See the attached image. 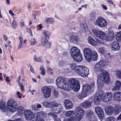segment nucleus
I'll return each mask as SVG.
<instances>
[{
	"label": "nucleus",
	"mask_w": 121,
	"mask_h": 121,
	"mask_svg": "<svg viewBox=\"0 0 121 121\" xmlns=\"http://www.w3.org/2000/svg\"><path fill=\"white\" fill-rule=\"evenodd\" d=\"M6 104L5 102L3 101H1L0 103V109L2 112H5L6 110Z\"/></svg>",
	"instance_id": "25"
},
{
	"label": "nucleus",
	"mask_w": 121,
	"mask_h": 121,
	"mask_svg": "<svg viewBox=\"0 0 121 121\" xmlns=\"http://www.w3.org/2000/svg\"><path fill=\"white\" fill-rule=\"evenodd\" d=\"M102 76H101L102 80L106 83H108L110 82V76L107 71L104 69L101 70V73Z\"/></svg>",
	"instance_id": "6"
},
{
	"label": "nucleus",
	"mask_w": 121,
	"mask_h": 121,
	"mask_svg": "<svg viewBox=\"0 0 121 121\" xmlns=\"http://www.w3.org/2000/svg\"><path fill=\"white\" fill-rule=\"evenodd\" d=\"M111 48L112 50L116 51L119 50L120 48V46L117 41L112 42L111 44Z\"/></svg>",
	"instance_id": "16"
},
{
	"label": "nucleus",
	"mask_w": 121,
	"mask_h": 121,
	"mask_svg": "<svg viewBox=\"0 0 121 121\" xmlns=\"http://www.w3.org/2000/svg\"><path fill=\"white\" fill-rule=\"evenodd\" d=\"M94 112L92 111H88L86 113V117L87 118H89L92 116Z\"/></svg>",
	"instance_id": "41"
},
{
	"label": "nucleus",
	"mask_w": 121,
	"mask_h": 121,
	"mask_svg": "<svg viewBox=\"0 0 121 121\" xmlns=\"http://www.w3.org/2000/svg\"><path fill=\"white\" fill-rule=\"evenodd\" d=\"M24 112L25 118L26 119L29 120L30 114L32 113V111L29 110H26L24 111Z\"/></svg>",
	"instance_id": "31"
},
{
	"label": "nucleus",
	"mask_w": 121,
	"mask_h": 121,
	"mask_svg": "<svg viewBox=\"0 0 121 121\" xmlns=\"http://www.w3.org/2000/svg\"><path fill=\"white\" fill-rule=\"evenodd\" d=\"M114 99L119 101L121 100V92H117L114 94Z\"/></svg>",
	"instance_id": "29"
},
{
	"label": "nucleus",
	"mask_w": 121,
	"mask_h": 121,
	"mask_svg": "<svg viewBox=\"0 0 121 121\" xmlns=\"http://www.w3.org/2000/svg\"><path fill=\"white\" fill-rule=\"evenodd\" d=\"M35 116V114L33 113L32 112V113L30 114V117L29 118V120H32L34 118Z\"/></svg>",
	"instance_id": "47"
},
{
	"label": "nucleus",
	"mask_w": 121,
	"mask_h": 121,
	"mask_svg": "<svg viewBox=\"0 0 121 121\" xmlns=\"http://www.w3.org/2000/svg\"><path fill=\"white\" fill-rule=\"evenodd\" d=\"M20 24L22 27L24 26V23L23 21L21 20L20 21Z\"/></svg>",
	"instance_id": "62"
},
{
	"label": "nucleus",
	"mask_w": 121,
	"mask_h": 121,
	"mask_svg": "<svg viewBox=\"0 0 121 121\" xmlns=\"http://www.w3.org/2000/svg\"><path fill=\"white\" fill-rule=\"evenodd\" d=\"M70 42L73 43L75 41H77L79 39V38L77 35H73L69 37Z\"/></svg>",
	"instance_id": "27"
},
{
	"label": "nucleus",
	"mask_w": 121,
	"mask_h": 121,
	"mask_svg": "<svg viewBox=\"0 0 121 121\" xmlns=\"http://www.w3.org/2000/svg\"><path fill=\"white\" fill-rule=\"evenodd\" d=\"M43 33L46 38H48L51 34V33L48 31H44Z\"/></svg>",
	"instance_id": "44"
},
{
	"label": "nucleus",
	"mask_w": 121,
	"mask_h": 121,
	"mask_svg": "<svg viewBox=\"0 0 121 121\" xmlns=\"http://www.w3.org/2000/svg\"><path fill=\"white\" fill-rule=\"evenodd\" d=\"M74 112L75 116L80 120L84 115V110L80 107H77L75 108Z\"/></svg>",
	"instance_id": "7"
},
{
	"label": "nucleus",
	"mask_w": 121,
	"mask_h": 121,
	"mask_svg": "<svg viewBox=\"0 0 121 121\" xmlns=\"http://www.w3.org/2000/svg\"><path fill=\"white\" fill-rule=\"evenodd\" d=\"M54 95L56 96H58V92L55 90L54 91Z\"/></svg>",
	"instance_id": "61"
},
{
	"label": "nucleus",
	"mask_w": 121,
	"mask_h": 121,
	"mask_svg": "<svg viewBox=\"0 0 121 121\" xmlns=\"http://www.w3.org/2000/svg\"><path fill=\"white\" fill-rule=\"evenodd\" d=\"M111 120V121H114L115 120V119L113 117H109Z\"/></svg>",
	"instance_id": "64"
},
{
	"label": "nucleus",
	"mask_w": 121,
	"mask_h": 121,
	"mask_svg": "<svg viewBox=\"0 0 121 121\" xmlns=\"http://www.w3.org/2000/svg\"><path fill=\"white\" fill-rule=\"evenodd\" d=\"M65 64L64 62L62 61H60L58 63V65L59 66H62Z\"/></svg>",
	"instance_id": "55"
},
{
	"label": "nucleus",
	"mask_w": 121,
	"mask_h": 121,
	"mask_svg": "<svg viewBox=\"0 0 121 121\" xmlns=\"http://www.w3.org/2000/svg\"><path fill=\"white\" fill-rule=\"evenodd\" d=\"M115 35L114 33L112 31L108 32V34L105 37V39L107 41L112 40L114 38Z\"/></svg>",
	"instance_id": "15"
},
{
	"label": "nucleus",
	"mask_w": 121,
	"mask_h": 121,
	"mask_svg": "<svg viewBox=\"0 0 121 121\" xmlns=\"http://www.w3.org/2000/svg\"><path fill=\"white\" fill-rule=\"evenodd\" d=\"M98 50L99 52L100 53H103L104 52V49L101 48H99Z\"/></svg>",
	"instance_id": "57"
},
{
	"label": "nucleus",
	"mask_w": 121,
	"mask_h": 121,
	"mask_svg": "<svg viewBox=\"0 0 121 121\" xmlns=\"http://www.w3.org/2000/svg\"><path fill=\"white\" fill-rule=\"evenodd\" d=\"M40 70L41 71V74L42 75H44L45 74V70L43 67H40Z\"/></svg>",
	"instance_id": "45"
},
{
	"label": "nucleus",
	"mask_w": 121,
	"mask_h": 121,
	"mask_svg": "<svg viewBox=\"0 0 121 121\" xmlns=\"http://www.w3.org/2000/svg\"><path fill=\"white\" fill-rule=\"evenodd\" d=\"M95 85L94 82H92L90 85L86 84L83 87V89L86 92H90L93 88Z\"/></svg>",
	"instance_id": "14"
},
{
	"label": "nucleus",
	"mask_w": 121,
	"mask_h": 121,
	"mask_svg": "<svg viewBox=\"0 0 121 121\" xmlns=\"http://www.w3.org/2000/svg\"><path fill=\"white\" fill-rule=\"evenodd\" d=\"M34 60L36 62H40L41 61V59L39 57H35L34 59Z\"/></svg>",
	"instance_id": "50"
},
{
	"label": "nucleus",
	"mask_w": 121,
	"mask_h": 121,
	"mask_svg": "<svg viewBox=\"0 0 121 121\" xmlns=\"http://www.w3.org/2000/svg\"><path fill=\"white\" fill-rule=\"evenodd\" d=\"M93 99V97H91L89 99V100L82 103L81 106L83 108H87L90 107L91 105V101Z\"/></svg>",
	"instance_id": "13"
},
{
	"label": "nucleus",
	"mask_w": 121,
	"mask_h": 121,
	"mask_svg": "<svg viewBox=\"0 0 121 121\" xmlns=\"http://www.w3.org/2000/svg\"><path fill=\"white\" fill-rule=\"evenodd\" d=\"M121 108L120 105H117L114 107V112L115 114H119L121 111Z\"/></svg>",
	"instance_id": "26"
},
{
	"label": "nucleus",
	"mask_w": 121,
	"mask_h": 121,
	"mask_svg": "<svg viewBox=\"0 0 121 121\" xmlns=\"http://www.w3.org/2000/svg\"><path fill=\"white\" fill-rule=\"evenodd\" d=\"M84 54L85 59L88 62L91 60H95L98 58V55L95 51H92L90 48H86L84 50Z\"/></svg>",
	"instance_id": "1"
},
{
	"label": "nucleus",
	"mask_w": 121,
	"mask_h": 121,
	"mask_svg": "<svg viewBox=\"0 0 121 121\" xmlns=\"http://www.w3.org/2000/svg\"><path fill=\"white\" fill-rule=\"evenodd\" d=\"M103 20L104 21H102V22L100 23V25L99 26L101 27H104L105 26L107 25V23L106 20L104 18Z\"/></svg>",
	"instance_id": "39"
},
{
	"label": "nucleus",
	"mask_w": 121,
	"mask_h": 121,
	"mask_svg": "<svg viewBox=\"0 0 121 121\" xmlns=\"http://www.w3.org/2000/svg\"><path fill=\"white\" fill-rule=\"evenodd\" d=\"M112 95L110 92H107L104 95L103 101L105 102H108L109 101L112 99Z\"/></svg>",
	"instance_id": "17"
},
{
	"label": "nucleus",
	"mask_w": 121,
	"mask_h": 121,
	"mask_svg": "<svg viewBox=\"0 0 121 121\" xmlns=\"http://www.w3.org/2000/svg\"><path fill=\"white\" fill-rule=\"evenodd\" d=\"M53 112L56 114H58L61 112L62 111V107L60 104H57L53 105Z\"/></svg>",
	"instance_id": "12"
},
{
	"label": "nucleus",
	"mask_w": 121,
	"mask_h": 121,
	"mask_svg": "<svg viewBox=\"0 0 121 121\" xmlns=\"http://www.w3.org/2000/svg\"><path fill=\"white\" fill-rule=\"evenodd\" d=\"M47 73L49 74H51L53 72L52 69L49 67H48L47 68Z\"/></svg>",
	"instance_id": "46"
},
{
	"label": "nucleus",
	"mask_w": 121,
	"mask_h": 121,
	"mask_svg": "<svg viewBox=\"0 0 121 121\" xmlns=\"http://www.w3.org/2000/svg\"><path fill=\"white\" fill-rule=\"evenodd\" d=\"M42 104L43 106L48 108H50L52 107L53 105L52 102H48L45 101L42 102Z\"/></svg>",
	"instance_id": "23"
},
{
	"label": "nucleus",
	"mask_w": 121,
	"mask_h": 121,
	"mask_svg": "<svg viewBox=\"0 0 121 121\" xmlns=\"http://www.w3.org/2000/svg\"><path fill=\"white\" fill-rule=\"evenodd\" d=\"M32 108L34 110H35L37 109V106L36 105H34L32 106Z\"/></svg>",
	"instance_id": "60"
},
{
	"label": "nucleus",
	"mask_w": 121,
	"mask_h": 121,
	"mask_svg": "<svg viewBox=\"0 0 121 121\" xmlns=\"http://www.w3.org/2000/svg\"><path fill=\"white\" fill-rule=\"evenodd\" d=\"M103 95V94L101 90L97 91L95 94L94 99V101L96 104H99Z\"/></svg>",
	"instance_id": "9"
},
{
	"label": "nucleus",
	"mask_w": 121,
	"mask_h": 121,
	"mask_svg": "<svg viewBox=\"0 0 121 121\" xmlns=\"http://www.w3.org/2000/svg\"><path fill=\"white\" fill-rule=\"evenodd\" d=\"M120 88L118 87L117 86H116L114 87L112 89V90L113 92L116 91H117L119 90Z\"/></svg>",
	"instance_id": "53"
},
{
	"label": "nucleus",
	"mask_w": 121,
	"mask_h": 121,
	"mask_svg": "<svg viewBox=\"0 0 121 121\" xmlns=\"http://www.w3.org/2000/svg\"><path fill=\"white\" fill-rule=\"evenodd\" d=\"M70 65L71 69H74L75 70V68L76 67L75 63H73L70 64Z\"/></svg>",
	"instance_id": "56"
},
{
	"label": "nucleus",
	"mask_w": 121,
	"mask_h": 121,
	"mask_svg": "<svg viewBox=\"0 0 121 121\" xmlns=\"http://www.w3.org/2000/svg\"><path fill=\"white\" fill-rule=\"evenodd\" d=\"M92 31L96 36L100 39L103 40L105 39L106 34L104 32L95 29H92Z\"/></svg>",
	"instance_id": "8"
},
{
	"label": "nucleus",
	"mask_w": 121,
	"mask_h": 121,
	"mask_svg": "<svg viewBox=\"0 0 121 121\" xmlns=\"http://www.w3.org/2000/svg\"><path fill=\"white\" fill-rule=\"evenodd\" d=\"M35 116H36V119L38 120V118L41 117H45L47 115L45 113L41 111L35 113Z\"/></svg>",
	"instance_id": "22"
},
{
	"label": "nucleus",
	"mask_w": 121,
	"mask_h": 121,
	"mask_svg": "<svg viewBox=\"0 0 121 121\" xmlns=\"http://www.w3.org/2000/svg\"><path fill=\"white\" fill-rule=\"evenodd\" d=\"M41 42L42 44L46 47L49 48L50 47V44L47 40L45 38L41 39Z\"/></svg>",
	"instance_id": "20"
},
{
	"label": "nucleus",
	"mask_w": 121,
	"mask_h": 121,
	"mask_svg": "<svg viewBox=\"0 0 121 121\" xmlns=\"http://www.w3.org/2000/svg\"><path fill=\"white\" fill-rule=\"evenodd\" d=\"M88 40L89 43L91 45L95 46L97 45V43L96 42L92 37H88Z\"/></svg>",
	"instance_id": "28"
},
{
	"label": "nucleus",
	"mask_w": 121,
	"mask_h": 121,
	"mask_svg": "<svg viewBox=\"0 0 121 121\" xmlns=\"http://www.w3.org/2000/svg\"><path fill=\"white\" fill-rule=\"evenodd\" d=\"M56 84L58 88L61 87L62 84L65 82V80L63 78L61 77L57 78L56 80Z\"/></svg>",
	"instance_id": "18"
},
{
	"label": "nucleus",
	"mask_w": 121,
	"mask_h": 121,
	"mask_svg": "<svg viewBox=\"0 0 121 121\" xmlns=\"http://www.w3.org/2000/svg\"><path fill=\"white\" fill-rule=\"evenodd\" d=\"M74 112L73 111H69L66 112V117H69L72 115L73 114Z\"/></svg>",
	"instance_id": "43"
},
{
	"label": "nucleus",
	"mask_w": 121,
	"mask_h": 121,
	"mask_svg": "<svg viewBox=\"0 0 121 121\" xmlns=\"http://www.w3.org/2000/svg\"><path fill=\"white\" fill-rule=\"evenodd\" d=\"M70 87L74 91H78L80 88L79 83L77 80L73 78L70 79L68 81Z\"/></svg>",
	"instance_id": "5"
},
{
	"label": "nucleus",
	"mask_w": 121,
	"mask_h": 121,
	"mask_svg": "<svg viewBox=\"0 0 121 121\" xmlns=\"http://www.w3.org/2000/svg\"><path fill=\"white\" fill-rule=\"evenodd\" d=\"M48 116L49 117H53L54 118L56 117V115L53 114L52 113H49L48 114Z\"/></svg>",
	"instance_id": "51"
},
{
	"label": "nucleus",
	"mask_w": 121,
	"mask_h": 121,
	"mask_svg": "<svg viewBox=\"0 0 121 121\" xmlns=\"http://www.w3.org/2000/svg\"><path fill=\"white\" fill-rule=\"evenodd\" d=\"M8 121H22V119L20 118L16 119L14 121L11 120H8Z\"/></svg>",
	"instance_id": "63"
},
{
	"label": "nucleus",
	"mask_w": 121,
	"mask_h": 121,
	"mask_svg": "<svg viewBox=\"0 0 121 121\" xmlns=\"http://www.w3.org/2000/svg\"><path fill=\"white\" fill-rule=\"evenodd\" d=\"M59 88L63 89L66 91H68L70 89V87L69 84L67 83V82L65 81V83L62 84L60 87Z\"/></svg>",
	"instance_id": "24"
},
{
	"label": "nucleus",
	"mask_w": 121,
	"mask_h": 121,
	"mask_svg": "<svg viewBox=\"0 0 121 121\" xmlns=\"http://www.w3.org/2000/svg\"><path fill=\"white\" fill-rule=\"evenodd\" d=\"M23 46V45L22 42H20L19 44V47L18 48V49L22 48Z\"/></svg>",
	"instance_id": "58"
},
{
	"label": "nucleus",
	"mask_w": 121,
	"mask_h": 121,
	"mask_svg": "<svg viewBox=\"0 0 121 121\" xmlns=\"http://www.w3.org/2000/svg\"><path fill=\"white\" fill-rule=\"evenodd\" d=\"M17 25V24L15 21L14 20L12 24V26L13 28L14 29L16 28Z\"/></svg>",
	"instance_id": "54"
},
{
	"label": "nucleus",
	"mask_w": 121,
	"mask_h": 121,
	"mask_svg": "<svg viewBox=\"0 0 121 121\" xmlns=\"http://www.w3.org/2000/svg\"><path fill=\"white\" fill-rule=\"evenodd\" d=\"M115 85L120 88L121 87V83L119 81H117L115 82Z\"/></svg>",
	"instance_id": "49"
},
{
	"label": "nucleus",
	"mask_w": 121,
	"mask_h": 121,
	"mask_svg": "<svg viewBox=\"0 0 121 121\" xmlns=\"http://www.w3.org/2000/svg\"><path fill=\"white\" fill-rule=\"evenodd\" d=\"M101 76H102V74H100L98 76L97 79V83L98 86H100L102 85L103 82L102 78H101Z\"/></svg>",
	"instance_id": "30"
},
{
	"label": "nucleus",
	"mask_w": 121,
	"mask_h": 121,
	"mask_svg": "<svg viewBox=\"0 0 121 121\" xmlns=\"http://www.w3.org/2000/svg\"><path fill=\"white\" fill-rule=\"evenodd\" d=\"M75 71L80 76L85 77L89 73V69L86 67L82 65H78L75 68Z\"/></svg>",
	"instance_id": "3"
},
{
	"label": "nucleus",
	"mask_w": 121,
	"mask_h": 121,
	"mask_svg": "<svg viewBox=\"0 0 121 121\" xmlns=\"http://www.w3.org/2000/svg\"><path fill=\"white\" fill-rule=\"evenodd\" d=\"M97 65H95L94 68V70L95 71H97L101 69L98 66H97Z\"/></svg>",
	"instance_id": "52"
},
{
	"label": "nucleus",
	"mask_w": 121,
	"mask_h": 121,
	"mask_svg": "<svg viewBox=\"0 0 121 121\" xmlns=\"http://www.w3.org/2000/svg\"><path fill=\"white\" fill-rule=\"evenodd\" d=\"M41 90L45 98H48L50 96L51 91L50 88L46 86H44L42 87Z\"/></svg>",
	"instance_id": "11"
},
{
	"label": "nucleus",
	"mask_w": 121,
	"mask_h": 121,
	"mask_svg": "<svg viewBox=\"0 0 121 121\" xmlns=\"http://www.w3.org/2000/svg\"><path fill=\"white\" fill-rule=\"evenodd\" d=\"M105 110L106 113L108 115L112 114L114 112L113 107L110 106L107 107Z\"/></svg>",
	"instance_id": "21"
},
{
	"label": "nucleus",
	"mask_w": 121,
	"mask_h": 121,
	"mask_svg": "<svg viewBox=\"0 0 121 121\" xmlns=\"http://www.w3.org/2000/svg\"><path fill=\"white\" fill-rule=\"evenodd\" d=\"M87 95V94L86 92L84 91L82 92L81 94H79L78 95V98L80 99H82L85 97Z\"/></svg>",
	"instance_id": "36"
},
{
	"label": "nucleus",
	"mask_w": 121,
	"mask_h": 121,
	"mask_svg": "<svg viewBox=\"0 0 121 121\" xmlns=\"http://www.w3.org/2000/svg\"><path fill=\"white\" fill-rule=\"evenodd\" d=\"M54 21V19L52 18H49L46 20V22L47 23L50 24L53 23Z\"/></svg>",
	"instance_id": "38"
},
{
	"label": "nucleus",
	"mask_w": 121,
	"mask_h": 121,
	"mask_svg": "<svg viewBox=\"0 0 121 121\" xmlns=\"http://www.w3.org/2000/svg\"><path fill=\"white\" fill-rule=\"evenodd\" d=\"M70 53L71 57L76 61L79 62L82 60V55L80 54V50L77 48L72 47L71 49Z\"/></svg>",
	"instance_id": "2"
},
{
	"label": "nucleus",
	"mask_w": 121,
	"mask_h": 121,
	"mask_svg": "<svg viewBox=\"0 0 121 121\" xmlns=\"http://www.w3.org/2000/svg\"><path fill=\"white\" fill-rule=\"evenodd\" d=\"M115 74L118 78H121V69L118 70H116Z\"/></svg>",
	"instance_id": "42"
},
{
	"label": "nucleus",
	"mask_w": 121,
	"mask_h": 121,
	"mask_svg": "<svg viewBox=\"0 0 121 121\" xmlns=\"http://www.w3.org/2000/svg\"><path fill=\"white\" fill-rule=\"evenodd\" d=\"M65 105L67 109H69L73 108V104L68 99H66L64 101Z\"/></svg>",
	"instance_id": "19"
},
{
	"label": "nucleus",
	"mask_w": 121,
	"mask_h": 121,
	"mask_svg": "<svg viewBox=\"0 0 121 121\" xmlns=\"http://www.w3.org/2000/svg\"><path fill=\"white\" fill-rule=\"evenodd\" d=\"M7 104L8 109L10 111L14 112L17 110V101L14 100L12 99H10L8 100Z\"/></svg>",
	"instance_id": "4"
},
{
	"label": "nucleus",
	"mask_w": 121,
	"mask_h": 121,
	"mask_svg": "<svg viewBox=\"0 0 121 121\" xmlns=\"http://www.w3.org/2000/svg\"><path fill=\"white\" fill-rule=\"evenodd\" d=\"M78 119L76 117H72L69 119H68L67 120H65V121H79Z\"/></svg>",
	"instance_id": "37"
},
{
	"label": "nucleus",
	"mask_w": 121,
	"mask_h": 121,
	"mask_svg": "<svg viewBox=\"0 0 121 121\" xmlns=\"http://www.w3.org/2000/svg\"><path fill=\"white\" fill-rule=\"evenodd\" d=\"M96 12L95 11L91 12L90 13L89 17L91 19H95L96 17Z\"/></svg>",
	"instance_id": "33"
},
{
	"label": "nucleus",
	"mask_w": 121,
	"mask_h": 121,
	"mask_svg": "<svg viewBox=\"0 0 121 121\" xmlns=\"http://www.w3.org/2000/svg\"><path fill=\"white\" fill-rule=\"evenodd\" d=\"M95 111L99 118L101 120H102L104 117V114L103 110L100 107L97 106L95 108Z\"/></svg>",
	"instance_id": "10"
},
{
	"label": "nucleus",
	"mask_w": 121,
	"mask_h": 121,
	"mask_svg": "<svg viewBox=\"0 0 121 121\" xmlns=\"http://www.w3.org/2000/svg\"><path fill=\"white\" fill-rule=\"evenodd\" d=\"M104 62L102 60H100L99 62L97 63L95 65H98L97 66L101 68H102L104 65Z\"/></svg>",
	"instance_id": "34"
},
{
	"label": "nucleus",
	"mask_w": 121,
	"mask_h": 121,
	"mask_svg": "<svg viewBox=\"0 0 121 121\" xmlns=\"http://www.w3.org/2000/svg\"><path fill=\"white\" fill-rule=\"evenodd\" d=\"M116 39L119 41H121V31L118 32L117 35Z\"/></svg>",
	"instance_id": "40"
},
{
	"label": "nucleus",
	"mask_w": 121,
	"mask_h": 121,
	"mask_svg": "<svg viewBox=\"0 0 121 121\" xmlns=\"http://www.w3.org/2000/svg\"><path fill=\"white\" fill-rule=\"evenodd\" d=\"M27 31L30 34V36H32V33L30 29H28L27 30Z\"/></svg>",
	"instance_id": "59"
},
{
	"label": "nucleus",
	"mask_w": 121,
	"mask_h": 121,
	"mask_svg": "<svg viewBox=\"0 0 121 121\" xmlns=\"http://www.w3.org/2000/svg\"><path fill=\"white\" fill-rule=\"evenodd\" d=\"M30 42V44L31 45H34L36 44V41L35 38H32L31 39Z\"/></svg>",
	"instance_id": "48"
},
{
	"label": "nucleus",
	"mask_w": 121,
	"mask_h": 121,
	"mask_svg": "<svg viewBox=\"0 0 121 121\" xmlns=\"http://www.w3.org/2000/svg\"><path fill=\"white\" fill-rule=\"evenodd\" d=\"M104 18L101 17H99L95 21V24L96 25L99 26L100 25V23L102 22V21H104Z\"/></svg>",
	"instance_id": "32"
},
{
	"label": "nucleus",
	"mask_w": 121,
	"mask_h": 121,
	"mask_svg": "<svg viewBox=\"0 0 121 121\" xmlns=\"http://www.w3.org/2000/svg\"><path fill=\"white\" fill-rule=\"evenodd\" d=\"M18 115L21 116H22L24 113V110L22 107L20 106L18 111Z\"/></svg>",
	"instance_id": "35"
}]
</instances>
